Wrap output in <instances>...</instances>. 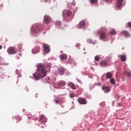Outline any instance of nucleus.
I'll use <instances>...</instances> for the list:
<instances>
[{"label": "nucleus", "mask_w": 131, "mask_h": 131, "mask_svg": "<svg viewBox=\"0 0 131 131\" xmlns=\"http://www.w3.org/2000/svg\"><path fill=\"white\" fill-rule=\"evenodd\" d=\"M23 111L25 112V109H23Z\"/></svg>", "instance_id": "nucleus-38"}, {"label": "nucleus", "mask_w": 131, "mask_h": 131, "mask_svg": "<svg viewBox=\"0 0 131 131\" xmlns=\"http://www.w3.org/2000/svg\"><path fill=\"white\" fill-rule=\"evenodd\" d=\"M112 84H114L115 83V82H112L111 83Z\"/></svg>", "instance_id": "nucleus-36"}, {"label": "nucleus", "mask_w": 131, "mask_h": 131, "mask_svg": "<svg viewBox=\"0 0 131 131\" xmlns=\"http://www.w3.org/2000/svg\"><path fill=\"white\" fill-rule=\"evenodd\" d=\"M100 66H106L108 65V62L107 61H102L100 62Z\"/></svg>", "instance_id": "nucleus-19"}, {"label": "nucleus", "mask_w": 131, "mask_h": 131, "mask_svg": "<svg viewBox=\"0 0 131 131\" xmlns=\"http://www.w3.org/2000/svg\"><path fill=\"white\" fill-rule=\"evenodd\" d=\"M55 25L57 27H58L59 26H61V21H60L59 20H57V21L55 22Z\"/></svg>", "instance_id": "nucleus-20"}, {"label": "nucleus", "mask_w": 131, "mask_h": 131, "mask_svg": "<svg viewBox=\"0 0 131 131\" xmlns=\"http://www.w3.org/2000/svg\"><path fill=\"white\" fill-rule=\"evenodd\" d=\"M110 33L112 34H114L115 35V34H116V32L114 30H112L111 32H110Z\"/></svg>", "instance_id": "nucleus-28"}, {"label": "nucleus", "mask_w": 131, "mask_h": 131, "mask_svg": "<svg viewBox=\"0 0 131 131\" xmlns=\"http://www.w3.org/2000/svg\"><path fill=\"white\" fill-rule=\"evenodd\" d=\"M90 2L91 4H95L98 2L97 0H90Z\"/></svg>", "instance_id": "nucleus-27"}, {"label": "nucleus", "mask_w": 131, "mask_h": 131, "mask_svg": "<svg viewBox=\"0 0 131 131\" xmlns=\"http://www.w3.org/2000/svg\"><path fill=\"white\" fill-rule=\"evenodd\" d=\"M72 14V12L69 9H65L63 11L62 15L63 17H64L65 16H70Z\"/></svg>", "instance_id": "nucleus-5"}, {"label": "nucleus", "mask_w": 131, "mask_h": 131, "mask_svg": "<svg viewBox=\"0 0 131 131\" xmlns=\"http://www.w3.org/2000/svg\"><path fill=\"white\" fill-rule=\"evenodd\" d=\"M75 5H76V3H72V5H73V6H75Z\"/></svg>", "instance_id": "nucleus-31"}, {"label": "nucleus", "mask_w": 131, "mask_h": 131, "mask_svg": "<svg viewBox=\"0 0 131 131\" xmlns=\"http://www.w3.org/2000/svg\"><path fill=\"white\" fill-rule=\"evenodd\" d=\"M51 21V18L49 15H45L44 16V21L45 22V24H48L50 23V22Z\"/></svg>", "instance_id": "nucleus-9"}, {"label": "nucleus", "mask_w": 131, "mask_h": 131, "mask_svg": "<svg viewBox=\"0 0 131 131\" xmlns=\"http://www.w3.org/2000/svg\"><path fill=\"white\" fill-rule=\"evenodd\" d=\"M85 22L86 20H82L81 21H80L79 24V27L80 28H83L85 26Z\"/></svg>", "instance_id": "nucleus-12"}, {"label": "nucleus", "mask_w": 131, "mask_h": 131, "mask_svg": "<svg viewBox=\"0 0 131 131\" xmlns=\"http://www.w3.org/2000/svg\"><path fill=\"white\" fill-rule=\"evenodd\" d=\"M104 28H101L97 32V34L100 35V40H104L106 38V33L104 32Z\"/></svg>", "instance_id": "nucleus-2"}, {"label": "nucleus", "mask_w": 131, "mask_h": 131, "mask_svg": "<svg viewBox=\"0 0 131 131\" xmlns=\"http://www.w3.org/2000/svg\"><path fill=\"white\" fill-rule=\"evenodd\" d=\"M98 84H99V86H100L101 85L100 83H98Z\"/></svg>", "instance_id": "nucleus-37"}, {"label": "nucleus", "mask_w": 131, "mask_h": 131, "mask_svg": "<svg viewBox=\"0 0 131 131\" xmlns=\"http://www.w3.org/2000/svg\"><path fill=\"white\" fill-rule=\"evenodd\" d=\"M122 34H124V35L126 37H128V36H129V34L128 32H127V31H125V30L122 31Z\"/></svg>", "instance_id": "nucleus-18"}, {"label": "nucleus", "mask_w": 131, "mask_h": 131, "mask_svg": "<svg viewBox=\"0 0 131 131\" xmlns=\"http://www.w3.org/2000/svg\"><path fill=\"white\" fill-rule=\"evenodd\" d=\"M33 32L37 34L38 33V32H39V29L37 28L36 29H34V30L33 31Z\"/></svg>", "instance_id": "nucleus-22"}, {"label": "nucleus", "mask_w": 131, "mask_h": 131, "mask_svg": "<svg viewBox=\"0 0 131 131\" xmlns=\"http://www.w3.org/2000/svg\"><path fill=\"white\" fill-rule=\"evenodd\" d=\"M106 2H111L112 0H106Z\"/></svg>", "instance_id": "nucleus-32"}, {"label": "nucleus", "mask_w": 131, "mask_h": 131, "mask_svg": "<svg viewBox=\"0 0 131 131\" xmlns=\"http://www.w3.org/2000/svg\"><path fill=\"white\" fill-rule=\"evenodd\" d=\"M7 52L9 54H15V53L17 52L16 50L15 49V47H10L8 48L7 50Z\"/></svg>", "instance_id": "nucleus-3"}, {"label": "nucleus", "mask_w": 131, "mask_h": 131, "mask_svg": "<svg viewBox=\"0 0 131 131\" xmlns=\"http://www.w3.org/2000/svg\"><path fill=\"white\" fill-rule=\"evenodd\" d=\"M48 0H45V2L47 3V2H48Z\"/></svg>", "instance_id": "nucleus-35"}, {"label": "nucleus", "mask_w": 131, "mask_h": 131, "mask_svg": "<svg viewBox=\"0 0 131 131\" xmlns=\"http://www.w3.org/2000/svg\"><path fill=\"white\" fill-rule=\"evenodd\" d=\"M3 48V47L2 45H0V49H2Z\"/></svg>", "instance_id": "nucleus-34"}, {"label": "nucleus", "mask_w": 131, "mask_h": 131, "mask_svg": "<svg viewBox=\"0 0 131 131\" xmlns=\"http://www.w3.org/2000/svg\"><path fill=\"white\" fill-rule=\"evenodd\" d=\"M36 53H39L40 51V48H37V49H36Z\"/></svg>", "instance_id": "nucleus-30"}, {"label": "nucleus", "mask_w": 131, "mask_h": 131, "mask_svg": "<svg viewBox=\"0 0 131 131\" xmlns=\"http://www.w3.org/2000/svg\"><path fill=\"white\" fill-rule=\"evenodd\" d=\"M54 102L58 104V103H60L61 102V99H55Z\"/></svg>", "instance_id": "nucleus-23"}, {"label": "nucleus", "mask_w": 131, "mask_h": 131, "mask_svg": "<svg viewBox=\"0 0 131 131\" xmlns=\"http://www.w3.org/2000/svg\"><path fill=\"white\" fill-rule=\"evenodd\" d=\"M16 119L18 120V121H21V117H20V116H17L16 117Z\"/></svg>", "instance_id": "nucleus-26"}, {"label": "nucleus", "mask_w": 131, "mask_h": 131, "mask_svg": "<svg viewBox=\"0 0 131 131\" xmlns=\"http://www.w3.org/2000/svg\"><path fill=\"white\" fill-rule=\"evenodd\" d=\"M56 84L58 88H61L66 85V82H57Z\"/></svg>", "instance_id": "nucleus-15"}, {"label": "nucleus", "mask_w": 131, "mask_h": 131, "mask_svg": "<svg viewBox=\"0 0 131 131\" xmlns=\"http://www.w3.org/2000/svg\"><path fill=\"white\" fill-rule=\"evenodd\" d=\"M127 25L128 26V27L131 28V22L127 23Z\"/></svg>", "instance_id": "nucleus-29"}, {"label": "nucleus", "mask_w": 131, "mask_h": 131, "mask_svg": "<svg viewBox=\"0 0 131 131\" xmlns=\"http://www.w3.org/2000/svg\"><path fill=\"white\" fill-rule=\"evenodd\" d=\"M112 76H113V73H111L110 72L106 73V77L107 78H111L110 82H115V79L113 78H112Z\"/></svg>", "instance_id": "nucleus-4"}, {"label": "nucleus", "mask_w": 131, "mask_h": 131, "mask_svg": "<svg viewBox=\"0 0 131 131\" xmlns=\"http://www.w3.org/2000/svg\"><path fill=\"white\" fill-rule=\"evenodd\" d=\"M32 53L35 54L36 53L34 52V50H32Z\"/></svg>", "instance_id": "nucleus-33"}, {"label": "nucleus", "mask_w": 131, "mask_h": 131, "mask_svg": "<svg viewBox=\"0 0 131 131\" xmlns=\"http://www.w3.org/2000/svg\"><path fill=\"white\" fill-rule=\"evenodd\" d=\"M125 75H127V76H128V77H130V76H131L130 72H128V71H126L125 72Z\"/></svg>", "instance_id": "nucleus-21"}, {"label": "nucleus", "mask_w": 131, "mask_h": 131, "mask_svg": "<svg viewBox=\"0 0 131 131\" xmlns=\"http://www.w3.org/2000/svg\"><path fill=\"white\" fill-rule=\"evenodd\" d=\"M37 72L34 73L33 76L34 79L39 80L45 77L47 72L46 70L45 66L43 63H38L37 64Z\"/></svg>", "instance_id": "nucleus-1"}, {"label": "nucleus", "mask_w": 131, "mask_h": 131, "mask_svg": "<svg viewBox=\"0 0 131 131\" xmlns=\"http://www.w3.org/2000/svg\"><path fill=\"white\" fill-rule=\"evenodd\" d=\"M43 50L45 53H49L50 51V46L47 44L43 45Z\"/></svg>", "instance_id": "nucleus-10"}, {"label": "nucleus", "mask_w": 131, "mask_h": 131, "mask_svg": "<svg viewBox=\"0 0 131 131\" xmlns=\"http://www.w3.org/2000/svg\"><path fill=\"white\" fill-rule=\"evenodd\" d=\"M123 0H117L116 3L115 4L116 7L119 8L122 7Z\"/></svg>", "instance_id": "nucleus-8"}, {"label": "nucleus", "mask_w": 131, "mask_h": 131, "mask_svg": "<svg viewBox=\"0 0 131 131\" xmlns=\"http://www.w3.org/2000/svg\"><path fill=\"white\" fill-rule=\"evenodd\" d=\"M102 90L104 91L105 93H109L110 92V87L103 86L102 87Z\"/></svg>", "instance_id": "nucleus-13"}, {"label": "nucleus", "mask_w": 131, "mask_h": 131, "mask_svg": "<svg viewBox=\"0 0 131 131\" xmlns=\"http://www.w3.org/2000/svg\"><path fill=\"white\" fill-rule=\"evenodd\" d=\"M58 72L60 75H63L66 72V69L63 68V67H60L58 68Z\"/></svg>", "instance_id": "nucleus-7"}, {"label": "nucleus", "mask_w": 131, "mask_h": 131, "mask_svg": "<svg viewBox=\"0 0 131 131\" xmlns=\"http://www.w3.org/2000/svg\"><path fill=\"white\" fill-rule=\"evenodd\" d=\"M69 86H70V88H72V90H76V86L72 82L69 83Z\"/></svg>", "instance_id": "nucleus-17"}, {"label": "nucleus", "mask_w": 131, "mask_h": 131, "mask_svg": "<svg viewBox=\"0 0 131 131\" xmlns=\"http://www.w3.org/2000/svg\"><path fill=\"white\" fill-rule=\"evenodd\" d=\"M78 102L80 103V104H86L88 103L87 100L85 98H81L79 97L78 99Z\"/></svg>", "instance_id": "nucleus-11"}, {"label": "nucleus", "mask_w": 131, "mask_h": 131, "mask_svg": "<svg viewBox=\"0 0 131 131\" xmlns=\"http://www.w3.org/2000/svg\"><path fill=\"white\" fill-rule=\"evenodd\" d=\"M69 96L71 98H74L76 96V95L74 94V93H70V94L69 95Z\"/></svg>", "instance_id": "nucleus-24"}, {"label": "nucleus", "mask_w": 131, "mask_h": 131, "mask_svg": "<svg viewBox=\"0 0 131 131\" xmlns=\"http://www.w3.org/2000/svg\"><path fill=\"white\" fill-rule=\"evenodd\" d=\"M95 60L96 61H99L100 60V57L99 56L96 55L95 57Z\"/></svg>", "instance_id": "nucleus-25"}, {"label": "nucleus", "mask_w": 131, "mask_h": 131, "mask_svg": "<svg viewBox=\"0 0 131 131\" xmlns=\"http://www.w3.org/2000/svg\"><path fill=\"white\" fill-rule=\"evenodd\" d=\"M60 59H62V60L67 59L68 58V55H66V54H62L60 55Z\"/></svg>", "instance_id": "nucleus-16"}, {"label": "nucleus", "mask_w": 131, "mask_h": 131, "mask_svg": "<svg viewBox=\"0 0 131 131\" xmlns=\"http://www.w3.org/2000/svg\"><path fill=\"white\" fill-rule=\"evenodd\" d=\"M118 57L121 58V60H122V61H126V55H119Z\"/></svg>", "instance_id": "nucleus-14"}, {"label": "nucleus", "mask_w": 131, "mask_h": 131, "mask_svg": "<svg viewBox=\"0 0 131 131\" xmlns=\"http://www.w3.org/2000/svg\"><path fill=\"white\" fill-rule=\"evenodd\" d=\"M17 123H18V121H17Z\"/></svg>", "instance_id": "nucleus-39"}, {"label": "nucleus", "mask_w": 131, "mask_h": 131, "mask_svg": "<svg viewBox=\"0 0 131 131\" xmlns=\"http://www.w3.org/2000/svg\"><path fill=\"white\" fill-rule=\"evenodd\" d=\"M39 121L42 123H46L47 121V118L44 115H41L39 118Z\"/></svg>", "instance_id": "nucleus-6"}]
</instances>
